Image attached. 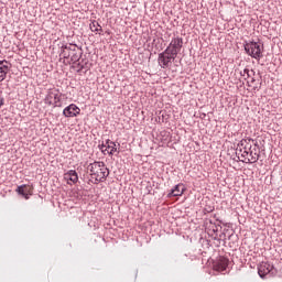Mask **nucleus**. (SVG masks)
Returning <instances> with one entry per match:
<instances>
[{
	"label": "nucleus",
	"instance_id": "1",
	"mask_svg": "<svg viewBox=\"0 0 282 282\" xmlns=\"http://www.w3.org/2000/svg\"><path fill=\"white\" fill-rule=\"evenodd\" d=\"M88 171L93 180H95L94 184H100V182H105L107 177H109V169L102 161H95L88 165Z\"/></svg>",
	"mask_w": 282,
	"mask_h": 282
},
{
	"label": "nucleus",
	"instance_id": "2",
	"mask_svg": "<svg viewBox=\"0 0 282 282\" xmlns=\"http://www.w3.org/2000/svg\"><path fill=\"white\" fill-rule=\"evenodd\" d=\"M83 56V48L78 47L76 44H64L61 46L59 57L64 61H70V63L76 64L80 61Z\"/></svg>",
	"mask_w": 282,
	"mask_h": 282
},
{
	"label": "nucleus",
	"instance_id": "3",
	"mask_svg": "<svg viewBox=\"0 0 282 282\" xmlns=\"http://www.w3.org/2000/svg\"><path fill=\"white\" fill-rule=\"evenodd\" d=\"M62 96L58 89H50L44 98V102L48 106L53 105V107H63Z\"/></svg>",
	"mask_w": 282,
	"mask_h": 282
},
{
	"label": "nucleus",
	"instance_id": "4",
	"mask_svg": "<svg viewBox=\"0 0 282 282\" xmlns=\"http://www.w3.org/2000/svg\"><path fill=\"white\" fill-rule=\"evenodd\" d=\"M175 58H177L176 54H172L171 50L165 48L164 52L159 54V65L160 67H162V69H166L169 67H171L173 61H175Z\"/></svg>",
	"mask_w": 282,
	"mask_h": 282
},
{
	"label": "nucleus",
	"instance_id": "5",
	"mask_svg": "<svg viewBox=\"0 0 282 282\" xmlns=\"http://www.w3.org/2000/svg\"><path fill=\"white\" fill-rule=\"evenodd\" d=\"M251 142H254V139L247 138L240 140L236 149V155H240L241 158H248L250 153L249 151L252 150V144H250Z\"/></svg>",
	"mask_w": 282,
	"mask_h": 282
},
{
	"label": "nucleus",
	"instance_id": "6",
	"mask_svg": "<svg viewBox=\"0 0 282 282\" xmlns=\"http://www.w3.org/2000/svg\"><path fill=\"white\" fill-rule=\"evenodd\" d=\"M245 51L248 54V56H251V58H256V61H259L263 54L261 53V44L259 42H248L245 44Z\"/></svg>",
	"mask_w": 282,
	"mask_h": 282
},
{
	"label": "nucleus",
	"instance_id": "7",
	"mask_svg": "<svg viewBox=\"0 0 282 282\" xmlns=\"http://www.w3.org/2000/svg\"><path fill=\"white\" fill-rule=\"evenodd\" d=\"M258 274L260 279H265L267 276H276V269L269 262H262L258 265Z\"/></svg>",
	"mask_w": 282,
	"mask_h": 282
},
{
	"label": "nucleus",
	"instance_id": "8",
	"mask_svg": "<svg viewBox=\"0 0 282 282\" xmlns=\"http://www.w3.org/2000/svg\"><path fill=\"white\" fill-rule=\"evenodd\" d=\"M182 47H184V39L176 36L172 39L165 50H170L171 54H175L177 56V54L182 52Z\"/></svg>",
	"mask_w": 282,
	"mask_h": 282
},
{
	"label": "nucleus",
	"instance_id": "9",
	"mask_svg": "<svg viewBox=\"0 0 282 282\" xmlns=\"http://www.w3.org/2000/svg\"><path fill=\"white\" fill-rule=\"evenodd\" d=\"M15 193H18V195H21L22 197H24V199H30V197H32L33 193H34V187L32 185H20L18 186V188L15 189Z\"/></svg>",
	"mask_w": 282,
	"mask_h": 282
},
{
	"label": "nucleus",
	"instance_id": "10",
	"mask_svg": "<svg viewBox=\"0 0 282 282\" xmlns=\"http://www.w3.org/2000/svg\"><path fill=\"white\" fill-rule=\"evenodd\" d=\"M63 116L65 118H76L77 116H80V108L76 106V104H70L64 108Z\"/></svg>",
	"mask_w": 282,
	"mask_h": 282
},
{
	"label": "nucleus",
	"instance_id": "11",
	"mask_svg": "<svg viewBox=\"0 0 282 282\" xmlns=\"http://www.w3.org/2000/svg\"><path fill=\"white\" fill-rule=\"evenodd\" d=\"M228 263H230V260H228V258L220 257L214 264V270H216V272H226V270L228 269Z\"/></svg>",
	"mask_w": 282,
	"mask_h": 282
},
{
	"label": "nucleus",
	"instance_id": "12",
	"mask_svg": "<svg viewBox=\"0 0 282 282\" xmlns=\"http://www.w3.org/2000/svg\"><path fill=\"white\" fill-rule=\"evenodd\" d=\"M10 72V66L8 65V61H0V83H3L6 78H8V73Z\"/></svg>",
	"mask_w": 282,
	"mask_h": 282
},
{
	"label": "nucleus",
	"instance_id": "13",
	"mask_svg": "<svg viewBox=\"0 0 282 282\" xmlns=\"http://www.w3.org/2000/svg\"><path fill=\"white\" fill-rule=\"evenodd\" d=\"M256 151L257 149L249 150V158H243L245 161L242 162H246V164H256V162H259V158H261V154L257 153Z\"/></svg>",
	"mask_w": 282,
	"mask_h": 282
},
{
	"label": "nucleus",
	"instance_id": "14",
	"mask_svg": "<svg viewBox=\"0 0 282 282\" xmlns=\"http://www.w3.org/2000/svg\"><path fill=\"white\" fill-rule=\"evenodd\" d=\"M184 185L177 184L174 186V188L171 189V192L167 194V197H182L184 195Z\"/></svg>",
	"mask_w": 282,
	"mask_h": 282
},
{
	"label": "nucleus",
	"instance_id": "15",
	"mask_svg": "<svg viewBox=\"0 0 282 282\" xmlns=\"http://www.w3.org/2000/svg\"><path fill=\"white\" fill-rule=\"evenodd\" d=\"M105 147L107 149L108 155H113V153H116L118 151L116 142H113V141L109 140V139L106 140Z\"/></svg>",
	"mask_w": 282,
	"mask_h": 282
},
{
	"label": "nucleus",
	"instance_id": "16",
	"mask_svg": "<svg viewBox=\"0 0 282 282\" xmlns=\"http://www.w3.org/2000/svg\"><path fill=\"white\" fill-rule=\"evenodd\" d=\"M65 180H69L73 184L78 182V173L75 170H70L64 174Z\"/></svg>",
	"mask_w": 282,
	"mask_h": 282
},
{
	"label": "nucleus",
	"instance_id": "17",
	"mask_svg": "<svg viewBox=\"0 0 282 282\" xmlns=\"http://www.w3.org/2000/svg\"><path fill=\"white\" fill-rule=\"evenodd\" d=\"M90 30L91 32H102V26L100 23H98V21L93 20L90 23Z\"/></svg>",
	"mask_w": 282,
	"mask_h": 282
},
{
	"label": "nucleus",
	"instance_id": "18",
	"mask_svg": "<svg viewBox=\"0 0 282 282\" xmlns=\"http://www.w3.org/2000/svg\"><path fill=\"white\" fill-rule=\"evenodd\" d=\"M241 76H245V78H250L251 76H254V70H250L248 68H245L243 72L240 73Z\"/></svg>",
	"mask_w": 282,
	"mask_h": 282
},
{
	"label": "nucleus",
	"instance_id": "19",
	"mask_svg": "<svg viewBox=\"0 0 282 282\" xmlns=\"http://www.w3.org/2000/svg\"><path fill=\"white\" fill-rule=\"evenodd\" d=\"M99 149L101 150V153H104V155H107V145H105V143L100 144Z\"/></svg>",
	"mask_w": 282,
	"mask_h": 282
},
{
	"label": "nucleus",
	"instance_id": "20",
	"mask_svg": "<svg viewBox=\"0 0 282 282\" xmlns=\"http://www.w3.org/2000/svg\"><path fill=\"white\" fill-rule=\"evenodd\" d=\"M6 105V98H3V96L0 95V109L1 107H3Z\"/></svg>",
	"mask_w": 282,
	"mask_h": 282
},
{
	"label": "nucleus",
	"instance_id": "21",
	"mask_svg": "<svg viewBox=\"0 0 282 282\" xmlns=\"http://www.w3.org/2000/svg\"><path fill=\"white\" fill-rule=\"evenodd\" d=\"M77 67H79V70L78 72H83V69H85V66L80 63L77 64Z\"/></svg>",
	"mask_w": 282,
	"mask_h": 282
},
{
	"label": "nucleus",
	"instance_id": "22",
	"mask_svg": "<svg viewBox=\"0 0 282 282\" xmlns=\"http://www.w3.org/2000/svg\"><path fill=\"white\" fill-rule=\"evenodd\" d=\"M253 89H254V91H259V89H261V84H260V86H254Z\"/></svg>",
	"mask_w": 282,
	"mask_h": 282
},
{
	"label": "nucleus",
	"instance_id": "23",
	"mask_svg": "<svg viewBox=\"0 0 282 282\" xmlns=\"http://www.w3.org/2000/svg\"><path fill=\"white\" fill-rule=\"evenodd\" d=\"M254 147H256L257 149H259V143H258V142H256V143H254Z\"/></svg>",
	"mask_w": 282,
	"mask_h": 282
},
{
	"label": "nucleus",
	"instance_id": "24",
	"mask_svg": "<svg viewBox=\"0 0 282 282\" xmlns=\"http://www.w3.org/2000/svg\"><path fill=\"white\" fill-rule=\"evenodd\" d=\"M254 80H256V79H254V78H252V79H251V83H254Z\"/></svg>",
	"mask_w": 282,
	"mask_h": 282
}]
</instances>
